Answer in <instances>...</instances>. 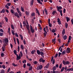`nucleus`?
<instances>
[{
  "label": "nucleus",
  "instance_id": "obj_31",
  "mask_svg": "<svg viewBox=\"0 0 73 73\" xmlns=\"http://www.w3.org/2000/svg\"><path fill=\"white\" fill-rule=\"evenodd\" d=\"M12 65L14 66H18V65L17 64H15L14 63H13Z\"/></svg>",
  "mask_w": 73,
  "mask_h": 73
},
{
  "label": "nucleus",
  "instance_id": "obj_62",
  "mask_svg": "<svg viewBox=\"0 0 73 73\" xmlns=\"http://www.w3.org/2000/svg\"><path fill=\"white\" fill-rule=\"evenodd\" d=\"M2 67L3 68V69H5V66L4 65H3L2 66Z\"/></svg>",
  "mask_w": 73,
  "mask_h": 73
},
{
  "label": "nucleus",
  "instance_id": "obj_37",
  "mask_svg": "<svg viewBox=\"0 0 73 73\" xmlns=\"http://www.w3.org/2000/svg\"><path fill=\"white\" fill-rule=\"evenodd\" d=\"M20 36L21 38V39L23 40V36H22V35H20Z\"/></svg>",
  "mask_w": 73,
  "mask_h": 73
},
{
  "label": "nucleus",
  "instance_id": "obj_57",
  "mask_svg": "<svg viewBox=\"0 0 73 73\" xmlns=\"http://www.w3.org/2000/svg\"><path fill=\"white\" fill-rule=\"evenodd\" d=\"M0 27L1 28H2V27H3V26H2V23H1V22H0Z\"/></svg>",
  "mask_w": 73,
  "mask_h": 73
},
{
  "label": "nucleus",
  "instance_id": "obj_63",
  "mask_svg": "<svg viewBox=\"0 0 73 73\" xmlns=\"http://www.w3.org/2000/svg\"><path fill=\"white\" fill-rule=\"evenodd\" d=\"M52 32H53V33H54V32H55V29H53L52 30Z\"/></svg>",
  "mask_w": 73,
  "mask_h": 73
},
{
  "label": "nucleus",
  "instance_id": "obj_34",
  "mask_svg": "<svg viewBox=\"0 0 73 73\" xmlns=\"http://www.w3.org/2000/svg\"><path fill=\"white\" fill-rule=\"evenodd\" d=\"M36 13H37L38 15L39 16V15H40V13H39V12H38V9H36Z\"/></svg>",
  "mask_w": 73,
  "mask_h": 73
},
{
  "label": "nucleus",
  "instance_id": "obj_5",
  "mask_svg": "<svg viewBox=\"0 0 73 73\" xmlns=\"http://www.w3.org/2000/svg\"><path fill=\"white\" fill-rule=\"evenodd\" d=\"M17 12L19 13V16H21H21H22V15H21V13L20 11H19V8H17Z\"/></svg>",
  "mask_w": 73,
  "mask_h": 73
},
{
  "label": "nucleus",
  "instance_id": "obj_30",
  "mask_svg": "<svg viewBox=\"0 0 73 73\" xmlns=\"http://www.w3.org/2000/svg\"><path fill=\"white\" fill-rule=\"evenodd\" d=\"M5 10V9H3L1 11V13H4Z\"/></svg>",
  "mask_w": 73,
  "mask_h": 73
},
{
  "label": "nucleus",
  "instance_id": "obj_49",
  "mask_svg": "<svg viewBox=\"0 0 73 73\" xmlns=\"http://www.w3.org/2000/svg\"><path fill=\"white\" fill-rule=\"evenodd\" d=\"M48 23L49 27H52V25H51V23Z\"/></svg>",
  "mask_w": 73,
  "mask_h": 73
},
{
  "label": "nucleus",
  "instance_id": "obj_26",
  "mask_svg": "<svg viewBox=\"0 0 73 73\" xmlns=\"http://www.w3.org/2000/svg\"><path fill=\"white\" fill-rule=\"evenodd\" d=\"M31 16H32L35 17V13H32L31 14Z\"/></svg>",
  "mask_w": 73,
  "mask_h": 73
},
{
  "label": "nucleus",
  "instance_id": "obj_64",
  "mask_svg": "<svg viewBox=\"0 0 73 73\" xmlns=\"http://www.w3.org/2000/svg\"><path fill=\"white\" fill-rule=\"evenodd\" d=\"M71 21L72 23V25H73V19H72L71 20Z\"/></svg>",
  "mask_w": 73,
  "mask_h": 73
},
{
  "label": "nucleus",
  "instance_id": "obj_23",
  "mask_svg": "<svg viewBox=\"0 0 73 73\" xmlns=\"http://www.w3.org/2000/svg\"><path fill=\"white\" fill-rule=\"evenodd\" d=\"M33 3H34L33 1L32 0L31 1L30 3V5H32V6L33 5Z\"/></svg>",
  "mask_w": 73,
  "mask_h": 73
},
{
  "label": "nucleus",
  "instance_id": "obj_53",
  "mask_svg": "<svg viewBox=\"0 0 73 73\" xmlns=\"http://www.w3.org/2000/svg\"><path fill=\"white\" fill-rule=\"evenodd\" d=\"M5 8H7V9H9V7L8 6V5H5Z\"/></svg>",
  "mask_w": 73,
  "mask_h": 73
},
{
  "label": "nucleus",
  "instance_id": "obj_54",
  "mask_svg": "<svg viewBox=\"0 0 73 73\" xmlns=\"http://www.w3.org/2000/svg\"><path fill=\"white\" fill-rule=\"evenodd\" d=\"M4 70H2L1 71V73H4L5 72Z\"/></svg>",
  "mask_w": 73,
  "mask_h": 73
},
{
  "label": "nucleus",
  "instance_id": "obj_56",
  "mask_svg": "<svg viewBox=\"0 0 73 73\" xmlns=\"http://www.w3.org/2000/svg\"><path fill=\"white\" fill-rule=\"evenodd\" d=\"M56 13V11H54L52 13V15H54Z\"/></svg>",
  "mask_w": 73,
  "mask_h": 73
},
{
  "label": "nucleus",
  "instance_id": "obj_18",
  "mask_svg": "<svg viewBox=\"0 0 73 73\" xmlns=\"http://www.w3.org/2000/svg\"><path fill=\"white\" fill-rule=\"evenodd\" d=\"M49 64L48 63L46 66L44 67V68H46V69H47V68H48V67H49Z\"/></svg>",
  "mask_w": 73,
  "mask_h": 73
},
{
  "label": "nucleus",
  "instance_id": "obj_42",
  "mask_svg": "<svg viewBox=\"0 0 73 73\" xmlns=\"http://www.w3.org/2000/svg\"><path fill=\"white\" fill-rule=\"evenodd\" d=\"M59 68L60 69H61V68H62V63L60 64L59 65Z\"/></svg>",
  "mask_w": 73,
  "mask_h": 73
},
{
  "label": "nucleus",
  "instance_id": "obj_14",
  "mask_svg": "<svg viewBox=\"0 0 73 73\" xmlns=\"http://www.w3.org/2000/svg\"><path fill=\"white\" fill-rule=\"evenodd\" d=\"M71 40V36H70L69 37L68 40V42L69 43L70 41Z\"/></svg>",
  "mask_w": 73,
  "mask_h": 73
},
{
  "label": "nucleus",
  "instance_id": "obj_17",
  "mask_svg": "<svg viewBox=\"0 0 73 73\" xmlns=\"http://www.w3.org/2000/svg\"><path fill=\"white\" fill-rule=\"evenodd\" d=\"M57 8H58L60 10L62 9V7L61 6L58 7V6H57Z\"/></svg>",
  "mask_w": 73,
  "mask_h": 73
},
{
  "label": "nucleus",
  "instance_id": "obj_20",
  "mask_svg": "<svg viewBox=\"0 0 73 73\" xmlns=\"http://www.w3.org/2000/svg\"><path fill=\"white\" fill-rule=\"evenodd\" d=\"M44 35V37H46V34H47V32L46 31L44 32L43 33Z\"/></svg>",
  "mask_w": 73,
  "mask_h": 73
},
{
  "label": "nucleus",
  "instance_id": "obj_33",
  "mask_svg": "<svg viewBox=\"0 0 73 73\" xmlns=\"http://www.w3.org/2000/svg\"><path fill=\"white\" fill-rule=\"evenodd\" d=\"M25 13H26V15H29V12L28 11H26Z\"/></svg>",
  "mask_w": 73,
  "mask_h": 73
},
{
  "label": "nucleus",
  "instance_id": "obj_61",
  "mask_svg": "<svg viewBox=\"0 0 73 73\" xmlns=\"http://www.w3.org/2000/svg\"><path fill=\"white\" fill-rule=\"evenodd\" d=\"M61 53L60 52H59L58 57H60V56H61Z\"/></svg>",
  "mask_w": 73,
  "mask_h": 73
},
{
  "label": "nucleus",
  "instance_id": "obj_2",
  "mask_svg": "<svg viewBox=\"0 0 73 73\" xmlns=\"http://www.w3.org/2000/svg\"><path fill=\"white\" fill-rule=\"evenodd\" d=\"M63 64L64 65H69L70 62L68 61H65L64 60L63 61Z\"/></svg>",
  "mask_w": 73,
  "mask_h": 73
},
{
  "label": "nucleus",
  "instance_id": "obj_9",
  "mask_svg": "<svg viewBox=\"0 0 73 73\" xmlns=\"http://www.w3.org/2000/svg\"><path fill=\"white\" fill-rule=\"evenodd\" d=\"M14 15L15 16H16L18 18H20V16H19V14L17 13H15Z\"/></svg>",
  "mask_w": 73,
  "mask_h": 73
},
{
  "label": "nucleus",
  "instance_id": "obj_32",
  "mask_svg": "<svg viewBox=\"0 0 73 73\" xmlns=\"http://www.w3.org/2000/svg\"><path fill=\"white\" fill-rule=\"evenodd\" d=\"M66 53V51L65 50H64L62 51V54H65Z\"/></svg>",
  "mask_w": 73,
  "mask_h": 73
},
{
  "label": "nucleus",
  "instance_id": "obj_58",
  "mask_svg": "<svg viewBox=\"0 0 73 73\" xmlns=\"http://www.w3.org/2000/svg\"><path fill=\"white\" fill-rule=\"evenodd\" d=\"M0 32H2L4 33V31H3V30L2 29H0Z\"/></svg>",
  "mask_w": 73,
  "mask_h": 73
},
{
  "label": "nucleus",
  "instance_id": "obj_50",
  "mask_svg": "<svg viewBox=\"0 0 73 73\" xmlns=\"http://www.w3.org/2000/svg\"><path fill=\"white\" fill-rule=\"evenodd\" d=\"M27 62V61L25 60H23V62H22L23 63V64H24V63H26V62Z\"/></svg>",
  "mask_w": 73,
  "mask_h": 73
},
{
  "label": "nucleus",
  "instance_id": "obj_43",
  "mask_svg": "<svg viewBox=\"0 0 73 73\" xmlns=\"http://www.w3.org/2000/svg\"><path fill=\"white\" fill-rule=\"evenodd\" d=\"M64 67H62V68L61 69V72H63V71H64Z\"/></svg>",
  "mask_w": 73,
  "mask_h": 73
},
{
  "label": "nucleus",
  "instance_id": "obj_46",
  "mask_svg": "<svg viewBox=\"0 0 73 73\" xmlns=\"http://www.w3.org/2000/svg\"><path fill=\"white\" fill-rule=\"evenodd\" d=\"M13 52L14 53V54H17V51H16V50H14L13 51Z\"/></svg>",
  "mask_w": 73,
  "mask_h": 73
},
{
  "label": "nucleus",
  "instance_id": "obj_55",
  "mask_svg": "<svg viewBox=\"0 0 73 73\" xmlns=\"http://www.w3.org/2000/svg\"><path fill=\"white\" fill-rule=\"evenodd\" d=\"M58 56V54H55V56H54V57L55 58H56Z\"/></svg>",
  "mask_w": 73,
  "mask_h": 73
},
{
  "label": "nucleus",
  "instance_id": "obj_52",
  "mask_svg": "<svg viewBox=\"0 0 73 73\" xmlns=\"http://www.w3.org/2000/svg\"><path fill=\"white\" fill-rule=\"evenodd\" d=\"M40 54L41 56H43L44 55V52H40Z\"/></svg>",
  "mask_w": 73,
  "mask_h": 73
},
{
  "label": "nucleus",
  "instance_id": "obj_24",
  "mask_svg": "<svg viewBox=\"0 0 73 73\" xmlns=\"http://www.w3.org/2000/svg\"><path fill=\"white\" fill-rule=\"evenodd\" d=\"M35 52H36V50H35L32 51L31 52V54H35Z\"/></svg>",
  "mask_w": 73,
  "mask_h": 73
},
{
  "label": "nucleus",
  "instance_id": "obj_21",
  "mask_svg": "<svg viewBox=\"0 0 73 73\" xmlns=\"http://www.w3.org/2000/svg\"><path fill=\"white\" fill-rule=\"evenodd\" d=\"M21 9L22 12H25L24 10V8H23L22 6L21 7Z\"/></svg>",
  "mask_w": 73,
  "mask_h": 73
},
{
  "label": "nucleus",
  "instance_id": "obj_1",
  "mask_svg": "<svg viewBox=\"0 0 73 73\" xmlns=\"http://www.w3.org/2000/svg\"><path fill=\"white\" fill-rule=\"evenodd\" d=\"M8 40L7 39H5L4 41H3V47H2V49L3 51L4 52L5 50V46H7L8 45Z\"/></svg>",
  "mask_w": 73,
  "mask_h": 73
},
{
  "label": "nucleus",
  "instance_id": "obj_36",
  "mask_svg": "<svg viewBox=\"0 0 73 73\" xmlns=\"http://www.w3.org/2000/svg\"><path fill=\"white\" fill-rule=\"evenodd\" d=\"M27 66H29V67H31V64L29 63H27Z\"/></svg>",
  "mask_w": 73,
  "mask_h": 73
},
{
  "label": "nucleus",
  "instance_id": "obj_29",
  "mask_svg": "<svg viewBox=\"0 0 73 73\" xmlns=\"http://www.w3.org/2000/svg\"><path fill=\"white\" fill-rule=\"evenodd\" d=\"M33 67L32 66H31L29 68V70H32Z\"/></svg>",
  "mask_w": 73,
  "mask_h": 73
},
{
  "label": "nucleus",
  "instance_id": "obj_27",
  "mask_svg": "<svg viewBox=\"0 0 73 73\" xmlns=\"http://www.w3.org/2000/svg\"><path fill=\"white\" fill-rule=\"evenodd\" d=\"M56 70V66H54L53 68V70Z\"/></svg>",
  "mask_w": 73,
  "mask_h": 73
},
{
  "label": "nucleus",
  "instance_id": "obj_48",
  "mask_svg": "<svg viewBox=\"0 0 73 73\" xmlns=\"http://www.w3.org/2000/svg\"><path fill=\"white\" fill-rule=\"evenodd\" d=\"M15 36L16 37H19V35H18V34H17V33H15Z\"/></svg>",
  "mask_w": 73,
  "mask_h": 73
},
{
  "label": "nucleus",
  "instance_id": "obj_15",
  "mask_svg": "<svg viewBox=\"0 0 73 73\" xmlns=\"http://www.w3.org/2000/svg\"><path fill=\"white\" fill-rule=\"evenodd\" d=\"M64 33H65V29H64L62 32V34L63 35H64Z\"/></svg>",
  "mask_w": 73,
  "mask_h": 73
},
{
  "label": "nucleus",
  "instance_id": "obj_59",
  "mask_svg": "<svg viewBox=\"0 0 73 73\" xmlns=\"http://www.w3.org/2000/svg\"><path fill=\"white\" fill-rule=\"evenodd\" d=\"M3 35V33L1 32L0 33V36H2Z\"/></svg>",
  "mask_w": 73,
  "mask_h": 73
},
{
  "label": "nucleus",
  "instance_id": "obj_38",
  "mask_svg": "<svg viewBox=\"0 0 73 73\" xmlns=\"http://www.w3.org/2000/svg\"><path fill=\"white\" fill-rule=\"evenodd\" d=\"M17 42L18 43V45H19V39H18V38H17Z\"/></svg>",
  "mask_w": 73,
  "mask_h": 73
},
{
  "label": "nucleus",
  "instance_id": "obj_51",
  "mask_svg": "<svg viewBox=\"0 0 73 73\" xmlns=\"http://www.w3.org/2000/svg\"><path fill=\"white\" fill-rule=\"evenodd\" d=\"M5 20L6 21V22H8V18H7L6 17H5Z\"/></svg>",
  "mask_w": 73,
  "mask_h": 73
},
{
  "label": "nucleus",
  "instance_id": "obj_12",
  "mask_svg": "<svg viewBox=\"0 0 73 73\" xmlns=\"http://www.w3.org/2000/svg\"><path fill=\"white\" fill-rule=\"evenodd\" d=\"M56 38H54L53 39H52V42L54 43V44H56Z\"/></svg>",
  "mask_w": 73,
  "mask_h": 73
},
{
  "label": "nucleus",
  "instance_id": "obj_44",
  "mask_svg": "<svg viewBox=\"0 0 73 73\" xmlns=\"http://www.w3.org/2000/svg\"><path fill=\"white\" fill-rule=\"evenodd\" d=\"M12 33L13 35H15V32H14V31L13 30H11Z\"/></svg>",
  "mask_w": 73,
  "mask_h": 73
},
{
  "label": "nucleus",
  "instance_id": "obj_39",
  "mask_svg": "<svg viewBox=\"0 0 73 73\" xmlns=\"http://www.w3.org/2000/svg\"><path fill=\"white\" fill-rule=\"evenodd\" d=\"M1 56L2 57H3L4 56V54L3 53H1Z\"/></svg>",
  "mask_w": 73,
  "mask_h": 73
},
{
  "label": "nucleus",
  "instance_id": "obj_60",
  "mask_svg": "<svg viewBox=\"0 0 73 73\" xmlns=\"http://www.w3.org/2000/svg\"><path fill=\"white\" fill-rule=\"evenodd\" d=\"M18 52H19V50H20V46H19V45L18 47Z\"/></svg>",
  "mask_w": 73,
  "mask_h": 73
},
{
  "label": "nucleus",
  "instance_id": "obj_16",
  "mask_svg": "<svg viewBox=\"0 0 73 73\" xmlns=\"http://www.w3.org/2000/svg\"><path fill=\"white\" fill-rule=\"evenodd\" d=\"M66 20H67V22L68 23L69 21H70V18H68V17H66Z\"/></svg>",
  "mask_w": 73,
  "mask_h": 73
},
{
  "label": "nucleus",
  "instance_id": "obj_40",
  "mask_svg": "<svg viewBox=\"0 0 73 73\" xmlns=\"http://www.w3.org/2000/svg\"><path fill=\"white\" fill-rule=\"evenodd\" d=\"M11 13H14V10H13V9H11Z\"/></svg>",
  "mask_w": 73,
  "mask_h": 73
},
{
  "label": "nucleus",
  "instance_id": "obj_47",
  "mask_svg": "<svg viewBox=\"0 0 73 73\" xmlns=\"http://www.w3.org/2000/svg\"><path fill=\"white\" fill-rule=\"evenodd\" d=\"M21 48L23 50V49H24V48H23V44H22L21 46Z\"/></svg>",
  "mask_w": 73,
  "mask_h": 73
},
{
  "label": "nucleus",
  "instance_id": "obj_25",
  "mask_svg": "<svg viewBox=\"0 0 73 73\" xmlns=\"http://www.w3.org/2000/svg\"><path fill=\"white\" fill-rule=\"evenodd\" d=\"M64 39V40H66L67 38V36L66 35H64L63 37Z\"/></svg>",
  "mask_w": 73,
  "mask_h": 73
},
{
  "label": "nucleus",
  "instance_id": "obj_11",
  "mask_svg": "<svg viewBox=\"0 0 73 73\" xmlns=\"http://www.w3.org/2000/svg\"><path fill=\"white\" fill-rule=\"evenodd\" d=\"M21 56L20 55V54H19V56H18L17 57L16 59L17 60H20L21 58Z\"/></svg>",
  "mask_w": 73,
  "mask_h": 73
},
{
  "label": "nucleus",
  "instance_id": "obj_28",
  "mask_svg": "<svg viewBox=\"0 0 73 73\" xmlns=\"http://www.w3.org/2000/svg\"><path fill=\"white\" fill-rule=\"evenodd\" d=\"M11 26L12 29L14 30V29H15V28H14V26H13V25H11Z\"/></svg>",
  "mask_w": 73,
  "mask_h": 73
},
{
  "label": "nucleus",
  "instance_id": "obj_6",
  "mask_svg": "<svg viewBox=\"0 0 73 73\" xmlns=\"http://www.w3.org/2000/svg\"><path fill=\"white\" fill-rule=\"evenodd\" d=\"M51 62H52V64L53 65L54 63H55V60H54V59H53V56L51 58Z\"/></svg>",
  "mask_w": 73,
  "mask_h": 73
},
{
  "label": "nucleus",
  "instance_id": "obj_45",
  "mask_svg": "<svg viewBox=\"0 0 73 73\" xmlns=\"http://www.w3.org/2000/svg\"><path fill=\"white\" fill-rule=\"evenodd\" d=\"M20 56L21 57H23V53H22V52L20 51Z\"/></svg>",
  "mask_w": 73,
  "mask_h": 73
},
{
  "label": "nucleus",
  "instance_id": "obj_41",
  "mask_svg": "<svg viewBox=\"0 0 73 73\" xmlns=\"http://www.w3.org/2000/svg\"><path fill=\"white\" fill-rule=\"evenodd\" d=\"M33 63L34 64H36L37 63V61H34L33 62Z\"/></svg>",
  "mask_w": 73,
  "mask_h": 73
},
{
  "label": "nucleus",
  "instance_id": "obj_8",
  "mask_svg": "<svg viewBox=\"0 0 73 73\" xmlns=\"http://www.w3.org/2000/svg\"><path fill=\"white\" fill-rule=\"evenodd\" d=\"M70 52V50L69 48H67L66 50V52L67 53H69Z\"/></svg>",
  "mask_w": 73,
  "mask_h": 73
},
{
  "label": "nucleus",
  "instance_id": "obj_7",
  "mask_svg": "<svg viewBox=\"0 0 73 73\" xmlns=\"http://www.w3.org/2000/svg\"><path fill=\"white\" fill-rule=\"evenodd\" d=\"M42 68V66L41 65L40 66H38L37 67V70H40L41 69V68Z\"/></svg>",
  "mask_w": 73,
  "mask_h": 73
},
{
  "label": "nucleus",
  "instance_id": "obj_19",
  "mask_svg": "<svg viewBox=\"0 0 73 73\" xmlns=\"http://www.w3.org/2000/svg\"><path fill=\"white\" fill-rule=\"evenodd\" d=\"M37 1L38 2V3H39L40 4L42 5V3L40 1V0H37Z\"/></svg>",
  "mask_w": 73,
  "mask_h": 73
},
{
  "label": "nucleus",
  "instance_id": "obj_35",
  "mask_svg": "<svg viewBox=\"0 0 73 73\" xmlns=\"http://www.w3.org/2000/svg\"><path fill=\"white\" fill-rule=\"evenodd\" d=\"M68 24L67 23L65 24V26L66 28H68Z\"/></svg>",
  "mask_w": 73,
  "mask_h": 73
},
{
  "label": "nucleus",
  "instance_id": "obj_22",
  "mask_svg": "<svg viewBox=\"0 0 73 73\" xmlns=\"http://www.w3.org/2000/svg\"><path fill=\"white\" fill-rule=\"evenodd\" d=\"M37 54H38V55H40V53H41V52L40 51H39V50H37Z\"/></svg>",
  "mask_w": 73,
  "mask_h": 73
},
{
  "label": "nucleus",
  "instance_id": "obj_4",
  "mask_svg": "<svg viewBox=\"0 0 73 73\" xmlns=\"http://www.w3.org/2000/svg\"><path fill=\"white\" fill-rule=\"evenodd\" d=\"M30 30L31 31V32L32 33H33L35 32V30H34V29H33V27L31 26V25H30Z\"/></svg>",
  "mask_w": 73,
  "mask_h": 73
},
{
  "label": "nucleus",
  "instance_id": "obj_10",
  "mask_svg": "<svg viewBox=\"0 0 73 73\" xmlns=\"http://www.w3.org/2000/svg\"><path fill=\"white\" fill-rule=\"evenodd\" d=\"M57 22L58 23V24L59 25H61V21H60V19L59 18H58Z\"/></svg>",
  "mask_w": 73,
  "mask_h": 73
},
{
  "label": "nucleus",
  "instance_id": "obj_13",
  "mask_svg": "<svg viewBox=\"0 0 73 73\" xmlns=\"http://www.w3.org/2000/svg\"><path fill=\"white\" fill-rule=\"evenodd\" d=\"M25 25H26V27L27 30H29V28L30 27H29V25H27V24H26Z\"/></svg>",
  "mask_w": 73,
  "mask_h": 73
},
{
  "label": "nucleus",
  "instance_id": "obj_3",
  "mask_svg": "<svg viewBox=\"0 0 73 73\" xmlns=\"http://www.w3.org/2000/svg\"><path fill=\"white\" fill-rule=\"evenodd\" d=\"M45 60H44L42 58H40L39 60V61L40 62H42V63H44L45 62Z\"/></svg>",
  "mask_w": 73,
  "mask_h": 73
}]
</instances>
